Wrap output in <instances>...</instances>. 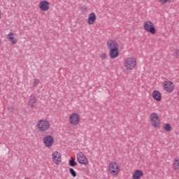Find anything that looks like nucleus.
Returning a JSON list of instances; mask_svg holds the SVG:
<instances>
[{
	"mask_svg": "<svg viewBox=\"0 0 179 179\" xmlns=\"http://www.w3.org/2000/svg\"><path fill=\"white\" fill-rule=\"evenodd\" d=\"M36 127L39 132H46L51 127L50 121L47 119H41L38 121Z\"/></svg>",
	"mask_w": 179,
	"mask_h": 179,
	"instance_id": "nucleus-1",
	"label": "nucleus"
},
{
	"mask_svg": "<svg viewBox=\"0 0 179 179\" xmlns=\"http://www.w3.org/2000/svg\"><path fill=\"white\" fill-rule=\"evenodd\" d=\"M124 66L127 71H132L136 66V59L129 57L124 62Z\"/></svg>",
	"mask_w": 179,
	"mask_h": 179,
	"instance_id": "nucleus-2",
	"label": "nucleus"
},
{
	"mask_svg": "<svg viewBox=\"0 0 179 179\" xmlns=\"http://www.w3.org/2000/svg\"><path fill=\"white\" fill-rule=\"evenodd\" d=\"M108 171L112 176H117L120 173V166L117 162H110L108 165Z\"/></svg>",
	"mask_w": 179,
	"mask_h": 179,
	"instance_id": "nucleus-3",
	"label": "nucleus"
},
{
	"mask_svg": "<svg viewBox=\"0 0 179 179\" xmlns=\"http://www.w3.org/2000/svg\"><path fill=\"white\" fill-rule=\"evenodd\" d=\"M144 30L148 31V33H151V34H156V28L155 27V24L152 21H146L143 24Z\"/></svg>",
	"mask_w": 179,
	"mask_h": 179,
	"instance_id": "nucleus-4",
	"label": "nucleus"
},
{
	"mask_svg": "<svg viewBox=\"0 0 179 179\" xmlns=\"http://www.w3.org/2000/svg\"><path fill=\"white\" fill-rule=\"evenodd\" d=\"M150 120L154 128H159L160 127V119L159 118L157 113H153L151 114L150 116Z\"/></svg>",
	"mask_w": 179,
	"mask_h": 179,
	"instance_id": "nucleus-5",
	"label": "nucleus"
},
{
	"mask_svg": "<svg viewBox=\"0 0 179 179\" xmlns=\"http://www.w3.org/2000/svg\"><path fill=\"white\" fill-rule=\"evenodd\" d=\"M77 162H78L80 164H83L84 166H87V164H89L87 157H86V155H85L82 152H79L77 154Z\"/></svg>",
	"mask_w": 179,
	"mask_h": 179,
	"instance_id": "nucleus-6",
	"label": "nucleus"
},
{
	"mask_svg": "<svg viewBox=\"0 0 179 179\" xmlns=\"http://www.w3.org/2000/svg\"><path fill=\"white\" fill-rule=\"evenodd\" d=\"M43 141L46 148H51L54 145V137L51 135H46L43 137Z\"/></svg>",
	"mask_w": 179,
	"mask_h": 179,
	"instance_id": "nucleus-7",
	"label": "nucleus"
},
{
	"mask_svg": "<svg viewBox=\"0 0 179 179\" xmlns=\"http://www.w3.org/2000/svg\"><path fill=\"white\" fill-rule=\"evenodd\" d=\"M69 121L71 125H78V124L80 122V117L78 115V113H72L69 116Z\"/></svg>",
	"mask_w": 179,
	"mask_h": 179,
	"instance_id": "nucleus-8",
	"label": "nucleus"
},
{
	"mask_svg": "<svg viewBox=\"0 0 179 179\" xmlns=\"http://www.w3.org/2000/svg\"><path fill=\"white\" fill-rule=\"evenodd\" d=\"M52 160L55 164H59L62 162V158L61 157V153L58 151H55L52 153Z\"/></svg>",
	"mask_w": 179,
	"mask_h": 179,
	"instance_id": "nucleus-9",
	"label": "nucleus"
},
{
	"mask_svg": "<svg viewBox=\"0 0 179 179\" xmlns=\"http://www.w3.org/2000/svg\"><path fill=\"white\" fill-rule=\"evenodd\" d=\"M164 88L168 93H171L174 90V84L171 81H165Z\"/></svg>",
	"mask_w": 179,
	"mask_h": 179,
	"instance_id": "nucleus-10",
	"label": "nucleus"
},
{
	"mask_svg": "<svg viewBox=\"0 0 179 179\" xmlns=\"http://www.w3.org/2000/svg\"><path fill=\"white\" fill-rule=\"evenodd\" d=\"M39 8L41 10L45 12L50 9V3L47 1H42L39 3Z\"/></svg>",
	"mask_w": 179,
	"mask_h": 179,
	"instance_id": "nucleus-11",
	"label": "nucleus"
},
{
	"mask_svg": "<svg viewBox=\"0 0 179 179\" xmlns=\"http://www.w3.org/2000/svg\"><path fill=\"white\" fill-rule=\"evenodd\" d=\"M106 45L108 50H113V48H118V43L113 39L108 41Z\"/></svg>",
	"mask_w": 179,
	"mask_h": 179,
	"instance_id": "nucleus-12",
	"label": "nucleus"
},
{
	"mask_svg": "<svg viewBox=\"0 0 179 179\" xmlns=\"http://www.w3.org/2000/svg\"><path fill=\"white\" fill-rule=\"evenodd\" d=\"M109 55L112 59H114V58H117L120 55L118 48L110 49Z\"/></svg>",
	"mask_w": 179,
	"mask_h": 179,
	"instance_id": "nucleus-13",
	"label": "nucleus"
},
{
	"mask_svg": "<svg viewBox=\"0 0 179 179\" xmlns=\"http://www.w3.org/2000/svg\"><path fill=\"white\" fill-rule=\"evenodd\" d=\"M94 22H96V14L91 13L88 15L87 23L88 24H94Z\"/></svg>",
	"mask_w": 179,
	"mask_h": 179,
	"instance_id": "nucleus-14",
	"label": "nucleus"
},
{
	"mask_svg": "<svg viewBox=\"0 0 179 179\" xmlns=\"http://www.w3.org/2000/svg\"><path fill=\"white\" fill-rule=\"evenodd\" d=\"M152 97L154 100H156L157 101H162V94L157 90H155L152 92Z\"/></svg>",
	"mask_w": 179,
	"mask_h": 179,
	"instance_id": "nucleus-15",
	"label": "nucleus"
},
{
	"mask_svg": "<svg viewBox=\"0 0 179 179\" xmlns=\"http://www.w3.org/2000/svg\"><path fill=\"white\" fill-rule=\"evenodd\" d=\"M143 177V172L141 170H136L133 173L132 179H141Z\"/></svg>",
	"mask_w": 179,
	"mask_h": 179,
	"instance_id": "nucleus-16",
	"label": "nucleus"
},
{
	"mask_svg": "<svg viewBox=\"0 0 179 179\" xmlns=\"http://www.w3.org/2000/svg\"><path fill=\"white\" fill-rule=\"evenodd\" d=\"M36 96H34V94H31L29 101V105L30 106L31 108H34V107H36Z\"/></svg>",
	"mask_w": 179,
	"mask_h": 179,
	"instance_id": "nucleus-17",
	"label": "nucleus"
},
{
	"mask_svg": "<svg viewBox=\"0 0 179 179\" xmlns=\"http://www.w3.org/2000/svg\"><path fill=\"white\" fill-rule=\"evenodd\" d=\"M69 166L71 167H75V166H78V163L75 161V159L73 157H71V159L69 161Z\"/></svg>",
	"mask_w": 179,
	"mask_h": 179,
	"instance_id": "nucleus-18",
	"label": "nucleus"
},
{
	"mask_svg": "<svg viewBox=\"0 0 179 179\" xmlns=\"http://www.w3.org/2000/svg\"><path fill=\"white\" fill-rule=\"evenodd\" d=\"M173 166L174 170H179V160L178 159H174Z\"/></svg>",
	"mask_w": 179,
	"mask_h": 179,
	"instance_id": "nucleus-19",
	"label": "nucleus"
},
{
	"mask_svg": "<svg viewBox=\"0 0 179 179\" xmlns=\"http://www.w3.org/2000/svg\"><path fill=\"white\" fill-rule=\"evenodd\" d=\"M164 129L165 131H166L167 132H170V131H171V125H170V124L166 123L164 126Z\"/></svg>",
	"mask_w": 179,
	"mask_h": 179,
	"instance_id": "nucleus-20",
	"label": "nucleus"
},
{
	"mask_svg": "<svg viewBox=\"0 0 179 179\" xmlns=\"http://www.w3.org/2000/svg\"><path fill=\"white\" fill-rule=\"evenodd\" d=\"M69 173L72 176V177H76V171L72 168L69 169Z\"/></svg>",
	"mask_w": 179,
	"mask_h": 179,
	"instance_id": "nucleus-21",
	"label": "nucleus"
},
{
	"mask_svg": "<svg viewBox=\"0 0 179 179\" xmlns=\"http://www.w3.org/2000/svg\"><path fill=\"white\" fill-rule=\"evenodd\" d=\"M9 41H10L11 44H13V45H15V44H16V40H15V38L13 37H10L8 38Z\"/></svg>",
	"mask_w": 179,
	"mask_h": 179,
	"instance_id": "nucleus-22",
	"label": "nucleus"
},
{
	"mask_svg": "<svg viewBox=\"0 0 179 179\" xmlns=\"http://www.w3.org/2000/svg\"><path fill=\"white\" fill-rule=\"evenodd\" d=\"M40 83V80L38 79H35L33 83V87H36V86Z\"/></svg>",
	"mask_w": 179,
	"mask_h": 179,
	"instance_id": "nucleus-23",
	"label": "nucleus"
},
{
	"mask_svg": "<svg viewBox=\"0 0 179 179\" xmlns=\"http://www.w3.org/2000/svg\"><path fill=\"white\" fill-rule=\"evenodd\" d=\"M7 110L10 112V113H13V110H15V106H9Z\"/></svg>",
	"mask_w": 179,
	"mask_h": 179,
	"instance_id": "nucleus-24",
	"label": "nucleus"
},
{
	"mask_svg": "<svg viewBox=\"0 0 179 179\" xmlns=\"http://www.w3.org/2000/svg\"><path fill=\"white\" fill-rule=\"evenodd\" d=\"M160 3H162V5H165V3H167V2H169L170 0H159Z\"/></svg>",
	"mask_w": 179,
	"mask_h": 179,
	"instance_id": "nucleus-25",
	"label": "nucleus"
},
{
	"mask_svg": "<svg viewBox=\"0 0 179 179\" xmlns=\"http://www.w3.org/2000/svg\"><path fill=\"white\" fill-rule=\"evenodd\" d=\"M101 59H106L107 58V54H106V53H102V54L101 55Z\"/></svg>",
	"mask_w": 179,
	"mask_h": 179,
	"instance_id": "nucleus-26",
	"label": "nucleus"
},
{
	"mask_svg": "<svg viewBox=\"0 0 179 179\" xmlns=\"http://www.w3.org/2000/svg\"><path fill=\"white\" fill-rule=\"evenodd\" d=\"M7 36H8V37H10V36H13V33L10 32Z\"/></svg>",
	"mask_w": 179,
	"mask_h": 179,
	"instance_id": "nucleus-27",
	"label": "nucleus"
},
{
	"mask_svg": "<svg viewBox=\"0 0 179 179\" xmlns=\"http://www.w3.org/2000/svg\"><path fill=\"white\" fill-rule=\"evenodd\" d=\"M1 10H0V19H1Z\"/></svg>",
	"mask_w": 179,
	"mask_h": 179,
	"instance_id": "nucleus-28",
	"label": "nucleus"
},
{
	"mask_svg": "<svg viewBox=\"0 0 179 179\" xmlns=\"http://www.w3.org/2000/svg\"><path fill=\"white\" fill-rule=\"evenodd\" d=\"M24 179H30V178H25Z\"/></svg>",
	"mask_w": 179,
	"mask_h": 179,
	"instance_id": "nucleus-29",
	"label": "nucleus"
},
{
	"mask_svg": "<svg viewBox=\"0 0 179 179\" xmlns=\"http://www.w3.org/2000/svg\"><path fill=\"white\" fill-rule=\"evenodd\" d=\"M1 40H0V44H1Z\"/></svg>",
	"mask_w": 179,
	"mask_h": 179,
	"instance_id": "nucleus-30",
	"label": "nucleus"
}]
</instances>
